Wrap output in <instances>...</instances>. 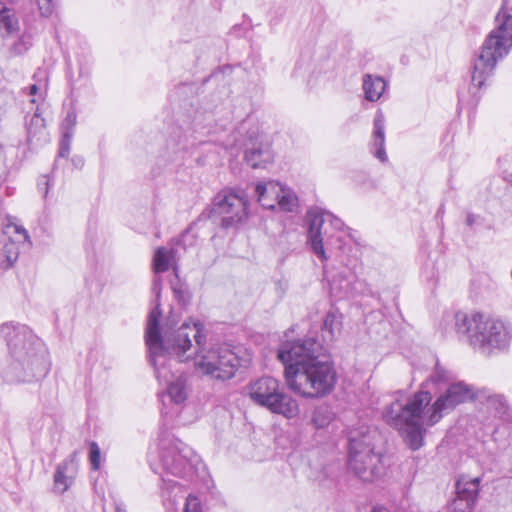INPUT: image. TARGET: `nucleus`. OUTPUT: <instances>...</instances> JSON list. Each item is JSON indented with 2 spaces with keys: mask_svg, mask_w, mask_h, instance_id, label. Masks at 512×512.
Wrapping results in <instances>:
<instances>
[{
  "mask_svg": "<svg viewBox=\"0 0 512 512\" xmlns=\"http://www.w3.org/2000/svg\"><path fill=\"white\" fill-rule=\"evenodd\" d=\"M456 331L461 341L473 348L480 346V312L458 311L455 315Z\"/></svg>",
  "mask_w": 512,
  "mask_h": 512,
  "instance_id": "nucleus-16",
  "label": "nucleus"
},
{
  "mask_svg": "<svg viewBox=\"0 0 512 512\" xmlns=\"http://www.w3.org/2000/svg\"><path fill=\"white\" fill-rule=\"evenodd\" d=\"M116 512H126V511L124 509H122L120 506H117Z\"/></svg>",
  "mask_w": 512,
  "mask_h": 512,
  "instance_id": "nucleus-47",
  "label": "nucleus"
},
{
  "mask_svg": "<svg viewBox=\"0 0 512 512\" xmlns=\"http://www.w3.org/2000/svg\"><path fill=\"white\" fill-rule=\"evenodd\" d=\"M191 326L199 324L201 334L204 336L201 347L195 342L192 344L191 358L196 355L195 366L203 374L210 376L217 380H229L234 377L240 360L238 356L227 347H213L209 350L204 348L206 342V335L203 333V324L200 322L189 323Z\"/></svg>",
  "mask_w": 512,
  "mask_h": 512,
  "instance_id": "nucleus-8",
  "label": "nucleus"
},
{
  "mask_svg": "<svg viewBox=\"0 0 512 512\" xmlns=\"http://www.w3.org/2000/svg\"><path fill=\"white\" fill-rule=\"evenodd\" d=\"M77 474V452H73L68 458L58 464L54 473V488L59 493H64L72 485Z\"/></svg>",
  "mask_w": 512,
  "mask_h": 512,
  "instance_id": "nucleus-18",
  "label": "nucleus"
},
{
  "mask_svg": "<svg viewBox=\"0 0 512 512\" xmlns=\"http://www.w3.org/2000/svg\"><path fill=\"white\" fill-rule=\"evenodd\" d=\"M305 222L307 243L322 263H326L334 251L342 250L345 244L343 235L353 237L352 230L340 218L319 208L310 209Z\"/></svg>",
  "mask_w": 512,
  "mask_h": 512,
  "instance_id": "nucleus-5",
  "label": "nucleus"
},
{
  "mask_svg": "<svg viewBox=\"0 0 512 512\" xmlns=\"http://www.w3.org/2000/svg\"><path fill=\"white\" fill-rule=\"evenodd\" d=\"M38 91V86L36 84H33L29 87V94L35 95Z\"/></svg>",
  "mask_w": 512,
  "mask_h": 512,
  "instance_id": "nucleus-43",
  "label": "nucleus"
},
{
  "mask_svg": "<svg viewBox=\"0 0 512 512\" xmlns=\"http://www.w3.org/2000/svg\"><path fill=\"white\" fill-rule=\"evenodd\" d=\"M19 244L16 240L9 238L2 248L1 266L3 269L11 268L19 256Z\"/></svg>",
  "mask_w": 512,
  "mask_h": 512,
  "instance_id": "nucleus-26",
  "label": "nucleus"
},
{
  "mask_svg": "<svg viewBox=\"0 0 512 512\" xmlns=\"http://www.w3.org/2000/svg\"><path fill=\"white\" fill-rule=\"evenodd\" d=\"M161 282L160 277H155L152 283L155 306L148 315L145 342L157 379L168 384L166 392L162 395L163 404L165 405L168 400L175 406H181L189 395L187 379L183 374L175 376L172 368L174 364L191 359V353L188 354V351L192 350V340L201 347L204 336L199 324L191 326L189 322H184L175 329L176 323L168 319L165 325L160 327Z\"/></svg>",
  "mask_w": 512,
  "mask_h": 512,
  "instance_id": "nucleus-1",
  "label": "nucleus"
},
{
  "mask_svg": "<svg viewBox=\"0 0 512 512\" xmlns=\"http://www.w3.org/2000/svg\"><path fill=\"white\" fill-rule=\"evenodd\" d=\"M248 394L255 404L274 414L293 418L299 413L297 401L273 377L264 376L252 381L248 386Z\"/></svg>",
  "mask_w": 512,
  "mask_h": 512,
  "instance_id": "nucleus-9",
  "label": "nucleus"
},
{
  "mask_svg": "<svg viewBox=\"0 0 512 512\" xmlns=\"http://www.w3.org/2000/svg\"><path fill=\"white\" fill-rule=\"evenodd\" d=\"M12 34L18 30V20L15 14L0 2V30Z\"/></svg>",
  "mask_w": 512,
  "mask_h": 512,
  "instance_id": "nucleus-28",
  "label": "nucleus"
},
{
  "mask_svg": "<svg viewBox=\"0 0 512 512\" xmlns=\"http://www.w3.org/2000/svg\"><path fill=\"white\" fill-rule=\"evenodd\" d=\"M456 331L461 341L473 348L480 346V312L458 311L455 315Z\"/></svg>",
  "mask_w": 512,
  "mask_h": 512,
  "instance_id": "nucleus-15",
  "label": "nucleus"
},
{
  "mask_svg": "<svg viewBox=\"0 0 512 512\" xmlns=\"http://www.w3.org/2000/svg\"><path fill=\"white\" fill-rule=\"evenodd\" d=\"M473 68H474V71L472 74V85H471L469 91L474 98L475 105H477V103H478V95L477 94H478V90L480 88V79L477 75L478 66H477L476 62L474 63Z\"/></svg>",
  "mask_w": 512,
  "mask_h": 512,
  "instance_id": "nucleus-36",
  "label": "nucleus"
},
{
  "mask_svg": "<svg viewBox=\"0 0 512 512\" xmlns=\"http://www.w3.org/2000/svg\"><path fill=\"white\" fill-rule=\"evenodd\" d=\"M25 127L27 131V140L29 143L36 144L41 140H45V121L42 117V112L39 106L36 107L32 114L29 112L26 114Z\"/></svg>",
  "mask_w": 512,
  "mask_h": 512,
  "instance_id": "nucleus-19",
  "label": "nucleus"
},
{
  "mask_svg": "<svg viewBox=\"0 0 512 512\" xmlns=\"http://www.w3.org/2000/svg\"><path fill=\"white\" fill-rule=\"evenodd\" d=\"M247 205L248 200L243 191L224 190L215 196L210 218L218 222L222 228H235L246 220Z\"/></svg>",
  "mask_w": 512,
  "mask_h": 512,
  "instance_id": "nucleus-11",
  "label": "nucleus"
},
{
  "mask_svg": "<svg viewBox=\"0 0 512 512\" xmlns=\"http://www.w3.org/2000/svg\"><path fill=\"white\" fill-rule=\"evenodd\" d=\"M290 390L304 398H321L334 389L336 371L323 345L313 337L283 341L277 352Z\"/></svg>",
  "mask_w": 512,
  "mask_h": 512,
  "instance_id": "nucleus-3",
  "label": "nucleus"
},
{
  "mask_svg": "<svg viewBox=\"0 0 512 512\" xmlns=\"http://www.w3.org/2000/svg\"><path fill=\"white\" fill-rule=\"evenodd\" d=\"M90 75V65L88 62H79L78 76L74 77L72 74L69 75V83L71 88H75L78 82L81 80H87Z\"/></svg>",
  "mask_w": 512,
  "mask_h": 512,
  "instance_id": "nucleus-31",
  "label": "nucleus"
},
{
  "mask_svg": "<svg viewBox=\"0 0 512 512\" xmlns=\"http://www.w3.org/2000/svg\"><path fill=\"white\" fill-rule=\"evenodd\" d=\"M266 199H267L268 201H276V199H275V195H274L273 193H269V192H268V193H266Z\"/></svg>",
  "mask_w": 512,
  "mask_h": 512,
  "instance_id": "nucleus-45",
  "label": "nucleus"
},
{
  "mask_svg": "<svg viewBox=\"0 0 512 512\" xmlns=\"http://www.w3.org/2000/svg\"><path fill=\"white\" fill-rule=\"evenodd\" d=\"M171 288L174 293L175 299L185 306L190 301V294L188 292L187 287L184 284L179 283L178 281L176 283H171Z\"/></svg>",
  "mask_w": 512,
  "mask_h": 512,
  "instance_id": "nucleus-30",
  "label": "nucleus"
},
{
  "mask_svg": "<svg viewBox=\"0 0 512 512\" xmlns=\"http://www.w3.org/2000/svg\"><path fill=\"white\" fill-rule=\"evenodd\" d=\"M385 118L382 112H377L373 121L372 146L375 148L374 155L381 162L388 160L385 150Z\"/></svg>",
  "mask_w": 512,
  "mask_h": 512,
  "instance_id": "nucleus-20",
  "label": "nucleus"
},
{
  "mask_svg": "<svg viewBox=\"0 0 512 512\" xmlns=\"http://www.w3.org/2000/svg\"><path fill=\"white\" fill-rule=\"evenodd\" d=\"M72 164L76 168L81 169L84 166V159L81 156H74L72 158Z\"/></svg>",
  "mask_w": 512,
  "mask_h": 512,
  "instance_id": "nucleus-41",
  "label": "nucleus"
},
{
  "mask_svg": "<svg viewBox=\"0 0 512 512\" xmlns=\"http://www.w3.org/2000/svg\"><path fill=\"white\" fill-rule=\"evenodd\" d=\"M149 463L151 469L161 477L166 472L183 478L193 475L203 465L194 450L178 439H162L157 451L150 452Z\"/></svg>",
  "mask_w": 512,
  "mask_h": 512,
  "instance_id": "nucleus-7",
  "label": "nucleus"
},
{
  "mask_svg": "<svg viewBox=\"0 0 512 512\" xmlns=\"http://www.w3.org/2000/svg\"><path fill=\"white\" fill-rule=\"evenodd\" d=\"M189 235V232L186 231L185 233L182 234L181 236V241L185 242V238Z\"/></svg>",
  "mask_w": 512,
  "mask_h": 512,
  "instance_id": "nucleus-46",
  "label": "nucleus"
},
{
  "mask_svg": "<svg viewBox=\"0 0 512 512\" xmlns=\"http://www.w3.org/2000/svg\"><path fill=\"white\" fill-rule=\"evenodd\" d=\"M38 187L40 190L44 191V196L48 193L49 180L46 176H43L41 180L38 182Z\"/></svg>",
  "mask_w": 512,
  "mask_h": 512,
  "instance_id": "nucleus-40",
  "label": "nucleus"
},
{
  "mask_svg": "<svg viewBox=\"0 0 512 512\" xmlns=\"http://www.w3.org/2000/svg\"><path fill=\"white\" fill-rule=\"evenodd\" d=\"M354 275H344L339 273L330 280V293L336 299H342L353 295L355 288L353 286Z\"/></svg>",
  "mask_w": 512,
  "mask_h": 512,
  "instance_id": "nucleus-23",
  "label": "nucleus"
},
{
  "mask_svg": "<svg viewBox=\"0 0 512 512\" xmlns=\"http://www.w3.org/2000/svg\"><path fill=\"white\" fill-rule=\"evenodd\" d=\"M511 339V328L503 320L489 318L485 321L482 330V350L488 348L491 351H504L509 347Z\"/></svg>",
  "mask_w": 512,
  "mask_h": 512,
  "instance_id": "nucleus-14",
  "label": "nucleus"
},
{
  "mask_svg": "<svg viewBox=\"0 0 512 512\" xmlns=\"http://www.w3.org/2000/svg\"><path fill=\"white\" fill-rule=\"evenodd\" d=\"M435 378L438 381H443L447 379V371L437 362L435 365Z\"/></svg>",
  "mask_w": 512,
  "mask_h": 512,
  "instance_id": "nucleus-38",
  "label": "nucleus"
},
{
  "mask_svg": "<svg viewBox=\"0 0 512 512\" xmlns=\"http://www.w3.org/2000/svg\"><path fill=\"white\" fill-rule=\"evenodd\" d=\"M371 512H390V511L384 507H375L371 510Z\"/></svg>",
  "mask_w": 512,
  "mask_h": 512,
  "instance_id": "nucleus-44",
  "label": "nucleus"
},
{
  "mask_svg": "<svg viewBox=\"0 0 512 512\" xmlns=\"http://www.w3.org/2000/svg\"><path fill=\"white\" fill-rule=\"evenodd\" d=\"M478 288L479 287H478L477 281L472 280L471 285H470V297L475 301L478 299V296H479Z\"/></svg>",
  "mask_w": 512,
  "mask_h": 512,
  "instance_id": "nucleus-39",
  "label": "nucleus"
},
{
  "mask_svg": "<svg viewBox=\"0 0 512 512\" xmlns=\"http://www.w3.org/2000/svg\"><path fill=\"white\" fill-rule=\"evenodd\" d=\"M387 84L385 80L377 75L365 74L362 79L364 98L369 102H376L383 95Z\"/></svg>",
  "mask_w": 512,
  "mask_h": 512,
  "instance_id": "nucleus-21",
  "label": "nucleus"
},
{
  "mask_svg": "<svg viewBox=\"0 0 512 512\" xmlns=\"http://www.w3.org/2000/svg\"><path fill=\"white\" fill-rule=\"evenodd\" d=\"M341 325L340 316L334 311L328 312L322 326L323 337L325 340L332 341L335 336L339 334Z\"/></svg>",
  "mask_w": 512,
  "mask_h": 512,
  "instance_id": "nucleus-25",
  "label": "nucleus"
},
{
  "mask_svg": "<svg viewBox=\"0 0 512 512\" xmlns=\"http://www.w3.org/2000/svg\"><path fill=\"white\" fill-rule=\"evenodd\" d=\"M353 181L357 185L365 187V188H372L374 186L372 180L369 177V175L366 172H363V171L356 172L353 175Z\"/></svg>",
  "mask_w": 512,
  "mask_h": 512,
  "instance_id": "nucleus-37",
  "label": "nucleus"
},
{
  "mask_svg": "<svg viewBox=\"0 0 512 512\" xmlns=\"http://www.w3.org/2000/svg\"><path fill=\"white\" fill-rule=\"evenodd\" d=\"M76 121H77V115H76L75 111H69L61 125L62 133L69 131L70 133L73 134L74 127L76 125Z\"/></svg>",
  "mask_w": 512,
  "mask_h": 512,
  "instance_id": "nucleus-34",
  "label": "nucleus"
},
{
  "mask_svg": "<svg viewBox=\"0 0 512 512\" xmlns=\"http://www.w3.org/2000/svg\"><path fill=\"white\" fill-rule=\"evenodd\" d=\"M162 498L168 511L177 512L181 500H185L183 512H202L200 500L193 495L185 496L183 487L174 480L162 476Z\"/></svg>",
  "mask_w": 512,
  "mask_h": 512,
  "instance_id": "nucleus-13",
  "label": "nucleus"
},
{
  "mask_svg": "<svg viewBox=\"0 0 512 512\" xmlns=\"http://www.w3.org/2000/svg\"><path fill=\"white\" fill-rule=\"evenodd\" d=\"M485 397V407L495 418L505 421L511 419L510 409L502 395H486V390L482 389V398Z\"/></svg>",
  "mask_w": 512,
  "mask_h": 512,
  "instance_id": "nucleus-22",
  "label": "nucleus"
},
{
  "mask_svg": "<svg viewBox=\"0 0 512 512\" xmlns=\"http://www.w3.org/2000/svg\"><path fill=\"white\" fill-rule=\"evenodd\" d=\"M38 8L40 14L44 17H49L52 15L55 8L54 0H37Z\"/></svg>",
  "mask_w": 512,
  "mask_h": 512,
  "instance_id": "nucleus-35",
  "label": "nucleus"
},
{
  "mask_svg": "<svg viewBox=\"0 0 512 512\" xmlns=\"http://www.w3.org/2000/svg\"><path fill=\"white\" fill-rule=\"evenodd\" d=\"M255 195L265 209L274 210L278 206L282 211L294 212L298 207L297 196L274 181L258 183L255 186Z\"/></svg>",
  "mask_w": 512,
  "mask_h": 512,
  "instance_id": "nucleus-12",
  "label": "nucleus"
},
{
  "mask_svg": "<svg viewBox=\"0 0 512 512\" xmlns=\"http://www.w3.org/2000/svg\"><path fill=\"white\" fill-rule=\"evenodd\" d=\"M244 159L253 169L265 168L274 159L270 144L259 137L250 136L246 143Z\"/></svg>",
  "mask_w": 512,
  "mask_h": 512,
  "instance_id": "nucleus-17",
  "label": "nucleus"
},
{
  "mask_svg": "<svg viewBox=\"0 0 512 512\" xmlns=\"http://www.w3.org/2000/svg\"><path fill=\"white\" fill-rule=\"evenodd\" d=\"M89 461L92 470H99L101 464V451L96 442L90 443Z\"/></svg>",
  "mask_w": 512,
  "mask_h": 512,
  "instance_id": "nucleus-32",
  "label": "nucleus"
},
{
  "mask_svg": "<svg viewBox=\"0 0 512 512\" xmlns=\"http://www.w3.org/2000/svg\"><path fill=\"white\" fill-rule=\"evenodd\" d=\"M496 27L482 45V86L486 76L492 74L497 62L508 55L512 47V15L504 5L495 17Z\"/></svg>",
  "mask_w": 512,
  "mask_h": 512,
  "instance_id": "nucleus-10",
  "label": "nucleus"
},
{
  "mask_svg": "<svg viewBox=\"0 0 512 512\" xmlns=\"http://www.w3.org/2000/svg\"><path fill=\"white\" fill-rule=\"evenodd\" d=\"M476 221V217L472 214H467L466 223L468 226H472Z\"/></svg>",
  "mask_w": 512,
  "mask_h": 512,
  "instance_id": "nucleus-42",
  "label": "nucleus"
},
{
  "mask_svg": "<svg viewBox=\"0 0 512 512\" xmlns=\"http://www.w3.org/2000/svg\"><path fill=\"white\" fill-rule=\"evenodd\" d=\"M0 334L7 341L12 358L10 369L16 380L28 382L48 373L44 344L27 326L6 323L1 325Z\"/></svg>",
  "mask_w": 512,
  "mask_h": 512,
  "instance_id": "nucleus-4",
  "label": "nucleus"
},
{
  "mask_svg": "<svg viewBox=\"0 0 512 512\" xmlns=\"http://www.w3.org/2000/svg\"><path fill=\"white\" fill-rule=\"evenodd\" d=\"M3 232L4 234L9 235L10 237L14 235L13 239L16 240L17 242H27L29 245H31L29 234L27 230L21 225L9 221V223L5 225Z\"/></svg>",
  "mask_w": 512,
  "mask_h": 512,
  "instance_id": "nucleus-29",
  "label": "nucleus"
},
{
  "mask_svg": "<svg viewBox=\"0 0 512 512\" xmlns=\"http://www.w3.org/2000/svg\"><path fill=\"white\" fill-rule=\"evenodd\" d=\"M334 418L331 408L327 405L317 406L311 418V423L316 429L326 428Z\"/></svg>",
  "mask_w": 512,
  "mask_h": 512,
  "instance_id": "nucleus-27",
  "label": "nucleus"
},
{
  "mask_svg": "<svg viewBox=\"0 0 512 512\" xmlns=\"http://www.w3.org/2000/svg\"><path fill=\"white\" fill-rule=\"evenodd\" d=\"M376 430L367 426L353 428L348 435L347 467L363 482H373L382 470L380 452L375 451Z\"/></svg>",
  "mask_w": 512,
  "mask_h": 512,
  "instance_id": "nucleus-6",
  "label": "nucleus"
},
{
  "mask_svg": "<svg viewBox=\"0 0 512 512\" xmlns=\"http://www.w3.org/2000/svg\"><path fill=\"white\" fill-rule=\"evenodd\" d=\"M472 398L470 387L458 382L451 384L432 404V395L428 391L415 393L404 404L397 400L385 409L383 417L387 424L401 431L405 443L415 451L423 446L427 427L435 425L444 414Z\"/></svg>",
  "mask_w": 512,
  "mask_h": 512,
  "instance_id": "nucleus-2",
  "label": "nucleus"
},
{
  "mask_svg": "<svg viewBox=\"0 0 512 512\" xmlns=\"http://www.w3.org/2000/svg\"><path fill=\"white\" fill-rule=\"evenodd\" d=\"M175 257L173 248L159 247L153 257V266L156 273L166 272Z\"/></svg>",
  "mask_w": 512,
  "mask_h": 512,
  "instance_id": "nucleus-24",
  "label": "nucleus"
},
{
  "mask_svg": "<svg viewBox=\"0 0 512 512\" xmlns=\"http://www.w3.org/2000/svg\"><path fill=\"white\" fill-rule=\"evenodd\" d=\"M72 137H73V135L69 131L62 133V139L60 141V146H59V157H62V158L68 157V155L70 153V144H71Z\"/></svg>",
  "mask_w": 512,
  "mask_h": 512,
  "instance_id": "nucleus-33",
  "label": "nucleus"
}]
</instances>
